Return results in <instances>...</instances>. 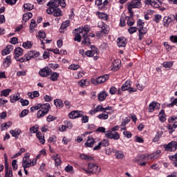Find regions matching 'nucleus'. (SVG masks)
<instances>
[{"label": "nucleus", "mask_w": 177, "mask_h": 177, "mask_svg": "<svg viewBox=\"0 0 177 177\" xmlns=\"http://www.w3.org/2000/svg\"><path fill=\"white\" fill-rule=\"evenodd\" d=\"M118 46L119 48H125L127 46V40L124 38H119Z\"/></svg>", "instance_id": "dca6fc26"}, {"label": "nucleus", "mask_w": 177, "mask_h": 177, "mask_svg": "<svg viewBox=\"0 0 177 177\" xmlns=\"http://www.w3.org/2000/svg\"><path fill=\"white\" fill-rule=\"evenodd\" d=\"M69 118L72 120H75V118H80L82 117V112L78 111H73L68 114Z\"/></svg>", "instance_id": "1a4fd4ad"}, {"label": "nucleus", "mask_w": 177, "mask_h": 177, "mask_svg": "<svg viewBox=\"0 0 177 177\" xmlns=\"http://www.w3.org/2000/svg\"><path fill=\"white\" fill-rule=\"evenodd\" d=\"M59 5H60L62 8H66V0H51L49 1L47 3V6H49L46 10L48 15H53L55 17L61 16L62 10L57 8Z\"/></svg>", "instance_id": "f257e3e1"}, {"label": "nucleus", "mask_w": 177, "mask_h": 177, "mask_svg": "<svg viewBox=\"0 0 177 177\" xmlns=\"http://www.w3.org/2000/svg\"><path fill=\"white\" fill-rule=\"evenodd\" d=\"M5 177H13L12 169H9V164L8 163V156L5 157Z\"/></svg>", "instance_id": "39448f33"}, {"label": "nucleus", "mask_w": 177, "mask_h": 177, "mask_svg": "<svg viewBox=\"0 0 177 177\" xmlns=\"http://www.w3.org/2000/svg\"><path fill=\"white\" fill-rule=\"evenodd\" d=\"M80 158H82V160H86V161H92V160H93V158H92V156H89L84 153L80 154Z\"/></svg>", "instance_id": "72a5a7b5"}, {"label": "nucleus", "mask_w": 177, "mask_h": 177, "mask_svg": "<svg viewBox=\"0 0 177 177\" xmlns=\"http://www.w3.org/2000/svg\"><path fill=\"white\" fill-rule=\"evenodd\" d=\"M51 73L52 69L45 67L39 72V74L41 77H48V75H50Z\"/></svg>", "instance_id": "6e6552de"}, {"label": "nucleus", "mask_w": 177, "mask_h": 177, "mask_svg": "<svg viewBox=\"0 0 177 177\" xmlns=\"http://www.w3.org/2000/svg\"><path fill=\"white\" fill-rule=\"evenodd\" d=\"M91 53H93V56H95V55H99L97 48H95V46H91Z\"/></svg>", "instance_id": "c03bdc74"}, {"label": "nucleus", "mask_w": 177, "mask_h": 177, "mask_svg": "<svg viewBox=\"0 0 177 177\" xmlns=\"http://www.w3.org/2000/svg\"><path fill=\"white\" fill-rule=\"evenodd\" d=\"M12 126V122L9 121L6 123H3L1 124V131H5V129H8L10 127Z\"/></svg>", "instance_id": "2f4dec72"}, {"label": "nucleus", "mask_w": 177, "mask_h": 177, "mask_svg": "<svg viewBox=\"0 0 177 177\" xmlns=\"http://www.w3.org/2000/svg\"><path fill=\"white\" fill-rule=\"evenodd\" d=\"M101 145L103 146L104 147H106L109 146V140L104 139L102 141L100 142Z\"/></svg>", "instance_id": "4d7b16f0"}, {"label": "nucleus", "mask_w": 177, "mask_h": 177, "mask_svg": "<svg viewBox=\"0 0 177 177\" xmlns=\"http://www.w3.org/2000/svg\"><path fill=\"white\" fill-rule=\"evenodd\" d=\"M82 122H83V124H86V122H88V121H89V117H88L87 115L85 116H82Z\"/></svg>", "instance_id": "338daca9"}, {"label": "nucleus", "mask_w": 177, "mask_h": 177, "mask_svg": "<svg viewBox=\"0 0 177 177\" xmlns=\"http://www.w3.org/2000/svg\"><path fill=\"white\" fill-rule=\"evenodd\" d=\"M17 42H19L17 37H12L10 39V44H12V45H16Z\"/></svg>", "instance_id": "69168bd1"}, {"label": "nucleus", "mask_w": 177, "mask_h": 177, "mask_svg": "<svg viewBox=\"0 0 177 177\" xmlns=\"http://www.w3.org/2000/svg\"><path fill=\"white\" fill-rule=\"evenodd\" d=\"M95 109V111H97V113H99V111H103V112L104 111V108L102 105H98Z\"/></svg>", "instance_id": "052dcab7"}, {"label": "nucleus", "mask_w": 177, "mask_h": 177, "mask_svg": "<svg viewBox=\"0 0 177 177\" xmlns=\"http://www.w3.org/2000/svg\"><path fill=\"white\" fill-rule=\"evenodd\" d=\"M53 160L55 161V165L56 167H59L60 164H62V160H60V158L59 157L58 154L54 155L52 156Z\"/></svg>", "instance_id": "6ab92c4d"}, {"label": "nucleus", "mask_w": 177, "mask_h": 177, "mask_svg": "<svg viewBox=\"0 0 177 177\" xmlns=\"http://www.w3.org/2000/svg\"><path fill=\"white\" fill-rule=\"evenodd\" d=\"M56 120V117L49 115L47 118L48 122H52V121H55Z\"/></svg>", "instance_id": "0e129e2a"}, {"label": "nucleus", "mask_w": 177, "mask_h": 177, "mask_svg": "<svg viewBox=\"0 0 177 177\" xmlns=\"http://www.w3.org/2000/svg\"><path fill=\"white\" fill-rule=\"evenodd\" d=\"M128 31L129 34H133V32H136V31H138V28L131 27L130 28L128 29Z\"/></svg>", "instance_id": "bf43d9fd"}, {"label": "nucleus", "mask_w": 177, "mask_h": 177, "mask_svg": "<svg viewBox=\"0 0 177 177\" xmlns=\"http://www.w3.org/2000/svg\"><path fill=\"white\" fill-rule=\"evenodd\" d=\"M50 81H57V79L59 77V75L58 73L56 72H53V73H50Z\"/></svg>", "instance_id": "b1692460"}, {"label": "nucleus", "mask_w": 177, "mask_h": 177, "mask_svg": "<svg viewBox=\"0 0 177 177\" xmlns=\"http://www.w3.org/2000/svg\"><path fill=\"white\" fill-rule=\"evenodd\" d=\"M28 96L30 99H34L35 97H38L39 96V92L35 91L33 92L28 93Z\"/></svg>", "instance_id": "393cba45"}, {"label": "nucleus", "mask_w": 177, "mask_h": 177, "mask_svg": "<svg viewBox=\"0 0 177 177\" xmlns=\"http://www.w3.org/2000/svg\"><path fill=\"white\" fill-rule=\"evenodd\" d=\"M93 145H95V139L88 138L86 142L85 143V145L87 147H93Z\"/></svg>", "instance_id": "412c9836"}, {"label": "nucleus", "mask_w": 177, "mask_h": 177, "mask_svg": "<svg viewBox=\"0 0 177 177\" xmlns=\"http://www.w3.org/2000/svg\"><path fill=\"white\" fill-rule=\"evenodd\" d=\"M176 149H177L176 141H172L165 147V150H167V151H176Z\"/></svg>", "instance_id": "423d86ee"}, {"label": "nucleus", "mask_w": 177, "mask_h": 177, "mask_svg": "<svg viewBox=\"0 0 177 177\" xmlns=\"http://www.w3.org/2000/svg\"><path fill=\"white\" fill-rule=\"evenodd\" d=\"M151 6L153 8H160L161 6V2L158 0H151Z\"/></svg>", "instance_id": "7c9ffc66"}, {"label": "nucleus", "mask_w": 177, "mask_h": 177, "mask_svg": "<svg viewBox=\"0 0 177 177\" xmlns=\"http://www.w3.org/2000/svg\"><path fill=\"white\" fill-rule=\"evenodd\" d=\"M22 165L24 167V169H27V168H30L32 167L31 160L30 159H23Z\"/></svg>", "instance_id": "4468645a"}, {"label": "nucleus", "mask_w": 177, "mask_h": 177, "mask_svg": "<svg viewBox=\"0 0 177 177\" xmlns=\"http://www.w3.org/2000/svg\"><path fill=\"white\" fill-rule=\"evenodd\" d=\"M112 139H114V140H118L120 139V133L115 132L114 133H112Z\"/></svg>", "instance_id": "5fc2aeb1"}, {"label": "nucleus", "mask_w": 177, "mask_h": 177, "mask_svg": "<svg viewBox=\"0 0 177 177\" xmlns=\"http://www.w3.org/2000/svg\"><path fill=\"white\" fill-rule=\"evenodd\" d=\"M27 114H28V110L25 109L23 110L21 113L19 114V117L23 118V117H26V115H27Z\"/></svg>", "instance_id": "680f3d73"}, {"label": "nucleus", "mask_w": 177, "mask_h": 177, "mask_svg": "<svg viewBox=\"0 0 177 177\" xmlns=\"http://www.w3.org/2000/svg\"><path fill=\"white\" fill-rule=\"evenodd\" d=\"M80 68V65L78 64H71L69 66V70H78Z\"/></svg>", "instance_id": "6e6d98bb"}, {"label": "nucleus", "mask_w": 177, "mask_h": 177, "mask_svg": "<svg viewBox=\"0 0 177 177\" xmlns=\"http://www.w3.org/2000/svg\"><path fill=\"white\" fill-rule=\"evenodd\" d=\"M107 80H109V75H104L103 76H100L96 79L97 84H103Z\"/></svg>", "instance_id": "f8f14e48"}, {"label": "nucleus", "mask_w": 177, "mask_h": 177, "mask_svg": "<svg viewBox=\"0 0 177 177\" xmlns=\"http://www.w3.org/2000/svg\"><path fill=\"white\" fill-rule=\"evenodd\" d=\"M10 92H12V89L10 88L3 90L1 91V96H5L6 97L7 96H9V93H10Z\"/></svg>", "instance_id": "4c0bfd02"}, {"label": "nucleus", "mask_w": 177, "mask_h": 177, "mask_svg": "<svg viewBox=\"0 0 177 177\" xmlns=\"http://www.w3.org/2000/svg\"><path fill=\"white\" fill-rule=\"evenodd\" d=\"M32 17V14L31 12H26L23 15V21H25V23L30 20Z\"/></svg>", "instance_id": "cd10ccee"}, {"label": "nucleus", "mask_w": 177, "mask_h": 177, "mask_svg": "<svg viewBox=\"0 0 177 177\" xmlns=\"http://www.w3.org/2000/svg\"><path fill=\"white\" fill-rule=\"evenodd\" d=\"M3 63L4 67H9V66H10V63H12V62H10V56H7Z\"/></svg>", "instance_id": "f704fd0d"}, {"label": "nucleus", "mask_w": 177, "mask_h": 177, "mask_svg": "<svg viewBox=\"0 0 177 177\" xmlns=\"http://www.w3.org/2000/svg\"><path fill=\"white\" fill-rule=\"evenodd\" d=\"M75 31H77V32L75 34V41H77V42H81V34L83 35L84 34V29L79 28L75 29Z\"/></svg>", "instance_id": "0eeeda50"}, {"label": "nucleus", "mask_w": 177, "mask_h": 177, "mask_svg": "<svg viewBox=\"0 0 177 177\" xmlns=\"http://www.w3.org/2000/svg\"><path fill=\"white\" fill-rule=\"evenodd\" d=\"M97 118H99V120H107V118H109V113H101L97 115Z\"/></svg>", "instance_id": "37998d69"}, {"label": "nucleus", "mask_w": 177, "mask_h": 177, "mask_svg": "<svg viewBox=\"0 0 177 177\" xmlns=\"http://www.w3.org/2000/svg\"><path fill=\"white\" fill-rule=\"evenodd\" d=\"M54 104L56 106V107H63V105H64L63 101L59 99L55 100Z\"/></svg>", "instance_id": "e433bc0d"}, {"label": "nucleus", "mask_w": 177, "mask_h": 177, "mask_svg": "<svg viewBox=\"0 0 177 177\" xmlns=\"http://www.w3.org/2000/svg\"><path fill=\"white\" fill-rule=\"evenodd\" d=\"M38 56H39V53L35 50H30L24 55V57L26 59V62H28V60H31V59H35V57H38Z\"/></svg>", "instance_id": "20e7f679"}, {"label": "nucleus", "mask_w": 177, "mask_h": 177, "mask_svg": "<svg viewBox=\"0 0 177 177\" xmlns=\"http://www.w3.org/2000/svg\"><path fill=\"white\" fill-rule=\"evenodd\" d=\"M120 68V61L119 60H115L113 63V67L112 70H114L115 71H117Z\"/></svg>", "instance_id": "473e14b6"}, {"label": "nucleus", "mask_w": 177, "mask_h": 177, "mask_svg": "<svg viewBox=\"0 0 177 177\" xmlns=\"http://www.w3.org/2000/svg\"><path fill=\"white\" fill-rule=\"evenodd\" d=\"M84 40L82 41V44H85V45H91V40H89V37H88V34H83Z\"/></svg>", "instance_id": "a878e982"}, {"label": "nucleus", "mask_w": 177, "mask_h": 177, "mask_svg": "<svg viewBox=\"0 0 177 177\" xmlns=\"http://www.w3.org/2000/svg\"><path fill=\"white\" fill-rule=\"evenodd\" d=\"M17 160H13L12 161V167L14 169V171H16V169H17Z\"/></svg>", "instance_id": "e2e57ef3"}, {"label": "nucleus", "mask_w": 177, "mask_h": 177, "mask_svg": "<svg viewBox=\"0 0 177 177\" xmlns=\"http://www.w3.org/2000/svg\"><path fill=\"white\" fill-rule=\"evenodd\" d=\"M130 15L129 17H126V19H127V25L132 26L133 24H135V19H133V12H129Z\"/></svg>", "instance_id": "ddd939ff"}, {"label": "nucleus", "mask_w": 177, "mask_h": 177, "mask_svg": "<svg viewBox=\"0 0 177 177\" xmlns=\"http://www.w3.org/2000/svg\"><path fill=\"white\" fill-rule=\"evenodd\" d=\"M70 26V21L67 20L62 23L61 26V30H65V28H67Z\"/></svg>", "instance_id": "a18cd8bd"}, {"label": "nucleus", "mask_w": 177, "mask_h": 177, "mask_svg": "<svg viewBox=\"0 0 177 177\" xmlns=\"http://www.w3.org/2000/svg\"><path fill=\"white\" fill-rule=\"evenodd\" d=\"M106 97H107V93L104 91H101L98 95H97V99L99 102H103L106 100Z\"/></svg>", "instance_id": "2eb2a0df"}, {"label": "nucleus", "mask_w": 177, "mask_h": 177, "mask_svg": "<svg viewBox=\"0 0 177 177\" xmlns=\"http://www.w3.org/2000/svg\"><path fill=\"white\" fill-rule=\"evenodd\" d=\"M131 88V81L127 80L125 84L122 86V91H128Z\"/></svg>", "instance_id": "bb28decb"}, {"label": "nucleus", "mask_w": 177, "mask_h": 177, "mask_svg": "<svg viewBox=\"0 0 177 177\" xmlns=\"http://www.w3.org/2000/svg\"><path fill=\"white\" fill-rule=\"evenodd\" d=\"M171 161H174V166L177 167V153L169 158Z\"/></svg>", "instance_id": "09e8293b"}, {"label": "nucleus", "mask_w": 177, "mask_h": 177, "mask_svg": "<svg viewBox=\"0 0 177 177\" xmlns=\"http://www.w3.org/2000/svg\"><path fill=\"white\" fill-rule=\"evenodd\" d=\"M115 156L116 157V158L119 159V160H122V158H124L125 157V156L124 155V152H122V151H118L115 152Z\"/></svg>", "instance_id": "c756f323"}, {"label": "nucleus", "mask_w": 177, "mask_h": 177, "mask_svg": "<svg viewBox=\"0 0 177 177\" xmlns=\"http://www.w3.org/2000/svg\"><path fill=\"white\" fill-rule=\"evenodd\" d=\"M20 97L18 95H13V97H10V102L11 103H15V102H17V100H19Z\"/></svg>", "instance_id": "3c124183"}, {"label": "nucleus", "mask_w": 177, "mask_h": 177, "mask_svg": "<svg viewBox=\"0 0 177 177\" xmlns=\"http://www.w3.org/2000/svg\"><path fill=\"white\" fill-rule=\"evenodd\" d=\"M159 118L161 122H165V113H164V110H161L159 113Z\"/></svg>", "instance_id": "ea45409f"}, {"label": "nucleus", "mask_w": 177, "mask_h": 177, "mask_svg": "<svg viewBox=\"0 0 177 177\" xmlns=\"http://www.w3.org/2000/svg\"><path fill=\"white\" fill-rule=\"evenodd\" d=\"M163 67L165 68H171L174 66V62H165L162 64Z\"/></svg>", "instance_id": "a19ab883"}, {"label": "nucleus", "mask_w": 177, "mask_h": 177, "mask_svg": "<svg viewBox=\"0 0 177 177\" xmlns=\"http://www.w3.org/2000/svg\"><path fill=\"white\" fill-rule=\"evenodd\" d=\"M47 113H46L44 111L39 110L37 112V118H42V117H45V115H46Z\"/></svg>", "instance_id": "8fccbe9b"}, {"label": "nucleus", "mask_w": 177, "mask_h": 177, "mask_svg": "<svg viewBox=\"0 0 177 177\" xmlns=\"http://www.w3.org/2000/svg\"><path fill=\"white\" fill-rule=\"evenodd\" d=\"M161 153V151L158 150L154 152L152 155H149V160H156V158H158L160 157V154Z\"/></svg>", "instance_id": "aec40b11"}, {"label": "nucleus", "mask_w": 177, "mask_h": 177, "mask_svg": "<svg viewBox=\"0 0 177 177\" xmlns=\"http://www.w3.org/2000/svg\"><path fill=\"white\" fill-rule=\"evenodd\" d=\"M50 109V104L49 103H46L44 104H41V111L48 114L49 113V109Z\"/></svg>", "instance_id": "a211bd4d"}, {"label": "nucleus", "mask_w": 177, "mask_h": 177, "mask_svg": "<svg viewBox=\"0 0 177 177\" xmlns=\"http://www.w3.org/2000/svg\"><path fill=\"white\" fill-rule=\"evenodd\" d=\"M15 59L17 60V57H20L23 55V49L20 47L15 48Z\"/></svg>", "instance_id": "f3484780"}, {"label": "nucleus", "mask_w": 177, "mask_h": 177, "mask_svg": "<svg viewBox=\"0 0 177 177\" xmlns=\"http://www.w3.org/2000/svg\"><path fill=\"white\" fill-rule=\"evenodd\" d=\"M144 160H150L148 154L139 156L136 161H144Z\"/></svg>", "instance_id": "c9c22d12"}, {"label": "nucleus", "mask_w": 177, "mask_h": 177, "mask_svg": "<svg viewBox=\"0 0 177 177\" xmlns=\"http://www.w3.org/2000/svg\"><path fill=\"white\" fill-rule=\"evenodd\" d=\"M126 19H127V17H122L121 18H120V26H121V27H125V20H126Z\"/></svg>", "instance_id": "13d9d810"}, {"label": "nucleus", "mask_w": 177, "mask_h": 177, "mask_svg": "<svg viewBox=\"0 0 177 177\" xmlns=\"http://www.w3.org/2000/svg\"><path fill=\"white\" fill-rule=\"evenodd\" d=\"M24 8L27 10H32L34 6L30 3H26L24 5Z\"/></svg>", "instance_id": "603ef678"}, {"label": "nucleus", "mask_w": 177, "mask_h": 177, "mask_svg": "<svg viewBox=\"0 0 177 177\" xmlns=\"http://www.w3.org/2000/svg\"><path fill=\"white\" fill-rule=\"evenodd\" d=\"M172 21V19L171 17H165L163 19V24L165 27H168L169 26V23Z\"/></svg>", "instance_id": "c85d7f7f"}, {"label": "nucleus", "mask_w": 177, "mask_h": 177, "mask_svg": "<svg viewBox=\"0 0 177 177\" xmlns=\"http://www.w3.org/2000/svg\"><path fill=\"white\" fill-rule=\"evenodd\" d=\"M22 46L26 49H30V48L32 47V44L31 43V41H28L26 42L23 43Z\"/></svg>", "instance_id": "58836bf2"}, {"label": "nucleus", "mask_w": 177, "mask_h": 177, "mask_svg": "<svg viewBox=\"0 0 177 177\" xmlns=\"http://www.w3.org/2000/svg\"><path fill=\"white\" fill-rule=\"evenodd\" d=\"M79 85L80 86H86V80H82L79 82Z\"/></svg>", "instance_id": "774afa93"}, {"label": "nucleus", "mask_w": 177, "mask_h": 177, "mask_svg": "<svg viewBox=\"0 0 177 177\" xmlns=\"http://www.w3.org/2000/svg\"><path fill=\"white\" fill-rule=\"evenodd\" d=\"M104 34H109V29H107L106 26H102L101 30L97 32V37L102 38Z\"/></svg>", "instance_id": "9b49d317"}, {"label": "nucleus", "mask_w": 177, "mask_h": 177, "mask_svg": "<svg viewBox=\"0 0 177 177\" xmlns=\"http://www.w3.org/2000/svg\"><path fill=\"white\" fill-rule=\"evenodd\" d=\"M86 172V174H100L101 169L97 165L88 163V170L84 169Z\"/></svg>", "instance_id": "7ed1b4c3"}, {"label": "nucleus", "mask_w": 177, "mask_h": 177, "mask_svg": "<svg viewBox=\"0 0 177 177\" xmlns=\"http://www.w3.org/2000/svg\"><path fill=\"white\" fill-rule=\"evenodd\" d=\"M36 136H37V139H39V140L40 143H41V145L45 144V137L44 136V135H42V133L41 132L37 133Z\"/></svg>", "instance_id": "4be33fe9"}, {"label": "nucleus", "mask_w": 177, "mask_h": 177, "mask_svg": "<svg viewBox=\"0 0 177 177\" xmlns=\"http://www.w3.org/2000/svg\"><path fill=\"white\" fill-rule=\"evenodd\" d=\"M159 108H160V104H158V102H152L151 103L149 104L148 110L149 113H153L154 110H156V109H159Z\"/></svg>", "instance_id": "9d476101"}, {"label": "nucleus", "mask_w": 177, "mask_h": 177, "mask_svg": "<svg viewBox=\"0 0 177 177\" xmlns=\"http://www.w3.org/2000/svg\"><path fill=\"white\" fill-rule=\"evenodd\" d=\"M98 17L100 19H102V20H107V19H108L107 15L106 13H103V12H99Z\"/></svg>", "instance_id": "49530a36"}, {"label": "nucleus", "mask_w": 177, "mask_h": 177, "mask_svg": "<svg viewBox=\"0 0 177 177\" xmlns=\"http://www.w3.org/2000/svg\"><path fill=\"white\" fill-rule=\"evenodd\" d=\"M138 32L139 34L145 35V34H147V28H145V26L140 27V28H138Z\"/></svg>", "instance_id": "79ce46f5"}, {"label": "nucleus", "mask_w": 177, "mask_h": 177, "mask_svg": "<svg viewBox=\"0 0 177 177\" xmlns=\"http://www.w3.org/2000/svg\"><path fill=\"white\" fill-rule=\"evenodd\" d=\"M10 133L14 138H16V139H17V138H19V133H21V131H20L19 129L10 130Z\"/></svg>", "instance_id": "5701e85b"}, {"label": "nucleus", "mask_w": 177, "mask_h": 177, "mask_svg": "<svg viewBox=\"0 0 177 177\" xmlns=\"http://www.w3.org/2000/svg\"><path fill=\"white\" fill-rule=\"evenodd\" d=\"M37 26V23L35 22V19H31L30 25V28L32 31L34 28Z\"/></svg>", "instance_id": "864d4df0"}, {"label": "nucleus", "mask_w": 177, "mask_h": 177, "mask_svg": "<svg viewBox=\"0 0 177 177\" xmlns=\"http://www.w3.org/2000/svg\"><path fill=\"white\" fill-rule=\"evenodd\" d=\"M38 129H39L38 126H34L30 128V133H37V132H38Z\"/></svg>", "instance_id": "de8ad7c7"}, {"label": "nucleus", "mask_w": 177, "mask_h": 177, "mask_svg": "<svg viewBox=\"0 0 177 177\" xmlns=\"http://www.w3.org/2000/svg\"><path fill=\"white\" fill-rule=\"evenodd\" d=\"M142 6V0H133L128 3V10L129 13H133L132 9L140 8Z\"/></svg>", "instance_id": "f03ea898"}]
</instances>
